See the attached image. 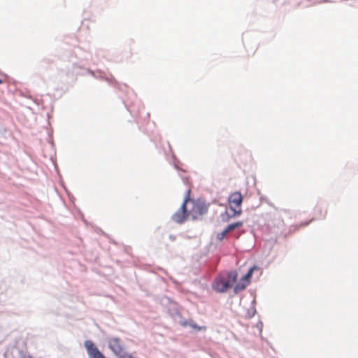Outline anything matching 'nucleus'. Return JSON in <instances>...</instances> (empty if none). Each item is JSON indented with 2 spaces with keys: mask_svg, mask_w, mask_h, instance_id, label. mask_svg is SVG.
<instances>
[{
  "mask_svg": "<svg viewBox=\"0 0 358 358\" xmlns=\"http://www.w3.org/2000/svg\"><path fill=\"white\" fill-rule=\"evenodd\" d=\"M229 209L232 211L231 217H239L243 211L241 209V207H235V206H229Z\"/></svg>",
  "mask_w": 358,
  "mask_h": 358,
  "instance_id": "11",
  "label": "nucleus"
},
{
  "mask_svg": "<svg viewBox=\"0 0 358 358\" xmlns=\"http://www.w3.org/2000/svg\"><path fill=\"white\" fill-rule=\"evenodd\" d=\"M99 230H100V232H101L103 235H104V236H108V235H107L104 231H103L101 229H99Z\"/></svg>",
  "mask_w": 358,
  "mask_h": 358,
  "instance_id": "28",
  "label": "nucleus"
},
{
  "mask_svg": "<svg viewBox=\"0 0 358 358\" xmlns=\"http://www.w3.org/2000/svg\"><path fill=\"white\" fill-rule=\"evenodd\" d=\"M248 286V285H247V283L245 284V283L243 282V281H241L239 280L238 281H236V283H234V285L232 287L233 292L235 294H238L241 292L245 289Z\"/></svg>",
  "mask_w": 358,
  "mask_h": 358,
  "instance_id": "9",
  "label": "nucleus"
},
{
  "mask_svg": "<svg viewBox=\"0 0 358 358\" xmlns=\"http://www.w3.org/2000/svg\"><path fill=\"white\" fill-rule=\"evenodd\" d=\"M251 279L252 278L250 277L249 275H248L246 273H245L244 275H243L241 278L239 279L241 281H243V282L244 283H247V285H248L250 282H251Z\"/></svg>",
  "mask_w": 358,
  "mask_h": 358,
  "instance_id": "17",
  "label": "nucleus"
},
{
  "mask_svg": "<svg viewBox=\"0 0 358 358\" xmlns=\"http://www.w3.org/2000/svg\"><path fill=\"white\" fill-rule=\"evenodd\" d=\"M314 219H311L308 221H304V222H301L299 225H296V226H294V227L295 228V229H298L299 227H306L308 226Z\"/></svg>",
  "mask_w": 358,
  "mask_h": 358,
  "instance_id": "18",
  "label": "nucleus"
},
{
  "mask_svg": "<svg viewBox=\"0 0 358 358\" xmlns=\"http://www.w3.org/2000/svg\"><path fill=\"white\" fill-rule=\"evenodd\" d=\"M120 339L117 337L111 338L108 342V348L115 356L121 353L123 350V348L120 345Z\"/></svg>",
  "mask_w": 358,
  "mask_h": 358,
  "instance_id": "7",
  "label": "nucleus"
},
{
  "mask_svg": "<svg viewBox=\"0 0 358 358\" xmlns=\"http://www.w3.org/2000/svg\"><path fill=\"white\" fill-rule=\"evenodd\" d=\"M253 273H254V272H253V271H252L250 268H248V271H247L245 273H246L248 275H249L250 277H251V278H252V275H253Z\"/></svg>",
  "mask_w": 358,
  "mask_h": 358,
  "instance_id": "23",
  "label": "nucleus"
},
{
  "mask_svg": "<svg viewBox=\"0 0 358 358\" xmlns=\"http://www.w3.org/2000/svg\"><path fill=\"white\" fill-rule=\"evenodd\" d=\"M3 83V80L0 79V84H2Z\"/></svg>",
  "mask_w": 358,
  "mask_h": 358,
  "instance_id": "30",
  "label": "nucleus"
},
{
  "mask_svg": "<svg viewBox=\"0 0 358 358\" xmlns=\"http://www.w3.org/2000/svg\"><path fill=\"white\" fill-rule=\"evenodd\" d=\"M133 358H134V357H133Z\"/></svg>",
  "mask_w": 358,
  "mask_h": 358,
  "instance_id": "31",
  "label": "nucleus"
},
{
  "mask_svg": "<svg viewBox=\"0 0 358 358\" xmlns=\"http://www.w3.org/2000/svg\"><path fill=\"white\" fill-rule=\"evenodd\" d=\"M59 183L62 184V185H64V180H59Z\"/></svg>",
  "mask_w": 358,
  "mask_h": 358,
  "instance_id": "29",
  "label": "nucleus"
},
{
  "mask_svg": "<svg viewBox=\"0 0 358 358\" xmlns=\"http://www.w3.org/2000/svg\"><path fill=\"white\" fill-rule=\"evenodd\" d=\"M251 295L253 296V299L251 301L250 307H255L257 301H256V294L251 292Z\"/></svg>",
  "mask_w": 358,
  "mask_h": 358,
  "instance_id": "20",
  "label": "nucleus"
},
{
  "mask_svg": "<svg viewBox=\"0 0 358 358\" xmlns=\"http://www.w3.org/2000/svg\"><path fill=\"white\" fill-rule=\"evenodd\" d=\"M84 347L89 358H107L92 340L85 341Z\"/></svg>",
  "mask_w": 358,
  "mask_h": 358,
  "instance_id": "2",
  "label": "nucleus"
},
{
  "mask_svg": "<svg viewBox=\"0 0 358 358\" xmlns=\"http://www.w3.org/2000/svg\"><path fill=\"white\" fill-rule=\"evenodd\" d=\"M238 274L236 269L219 273L213 279L211 288L216 293H226L231 289L238 280Z\"/></svg>",
  "mask_w": 358,
  "mask_h": 358,
  "instance_id": "1",
  "label": "nucleus"
},
{
  "mask_svg": "<svg viewBox=\"0 0 358 358\" xmlns=\"http://www.w3.org/2000/svg\"><path fill=\"white\" fill-rule=\"evenodd\" d=\"M243 225V221H237L235 222H232L228 224L224 228L227 230L228 232L234 231L235 229H239L242 227Z\"/></svg>",
  "mask_w": 358,
  "mask_h": 358,
  "instance_id": "10",
  "label": "nucleus"
},
{
  "mask_svg": "<svg viewBox=\"0 0 358 358\" xmlns=\"http://www.w3.org/2000/svg\"><path fill=\"white\" fill-rule=\"evenodd\" d=\"M181 325L183 327L189 326L192 329L196 331H201L202 329H206V327L198 325L192 319L184 320L181 322Z\"/></svg>",
  "mask_w": 358,
  "mask_h": 358,
  "instance_id": "8",
  "label": "nucleus"
},
{
  "mask_svg": "<svg viewBox=\"0 0 358 358\" xmlns=\"http://www.w3.org/2000/svg\"><path fill=\"white\" fill-rule=\"evenodd\" d=\"M188 203H189V201H187L183 200L182 203H181V205H180V208H178V210L184 211V212L191 215V210H189L188 209V208H187Z\"/></svg>",
  "mask_w": 358,
  "mask_h": 358,
  "instance_id": "15",
  "label": "nucleus"
},
{
  "mask_svg": "<svg viewBox=\"0 0 358 358\" xmlns=\"http://www.w3.org/2000/svg\"><path fill=\"white\" fill-rule=\"evenodd\" d=\"M117 358H133L132 355L129 354L127 352L120 353L118 355H116Z\"/></svg>",
  "mask_w": 358,
  "mask_h": 358,
  "instance_id": "19",
  "label": "nucleus"
},
{
  "mask_svg": "<svg viewBox=\"0 0 358 358\" xmlns=\"http://www.w3.org/2000/svg\"><path fill=\"white\" fill-rule=\"evenodd\" d=\"M257 327L258 328V329L259 330L260 333H262V328H263V323L262 322L259 321L257 324Z\"/></svg>",
  "mask_w": 358,
  "mask_h": 358,
  "instance_id": "21",
  "label": "nucleus"
},
{
  "mask_svg": "<svg viewBox=\"0 0 358 358\" xmlns=\"http://www.w3.org/2000/svg\"><path fill=\"white\" fill-rule=\"evenodd\" d=\"M227 233V230L224 228L220 233H218L217 235V239L218 241H222L225 238Z\"/></svg>",
  "mask_w": 358,
  "mask_h": 358,
  "instance_id": "16",
  "label": "nucleus"
},
{
  "mask_svg": "<svg viewBox=\"0 0 358 358\" xmlns=\"http://www.w3.org/2000/svg\"><path fill=\"white\" fill-rule=\"evenodd\" d=\"M256 313H257L256 308L255 307H250L247 309L245 317L248 319H251L253 317H255Z\"/></svg>",
  "mask_w": 358,
  "mask_h": 358,
  "instance_id": "13",
  "label": "nucleus"
},
{
  "mask_svg": "<svg viewBox=\"0 0 358 358\" xmlns=\"http://www.w3.org/2000/svg\"><path fill=\"white\" fill-rule=\"evenodd\" d=\"M250 268L253 271V272H254L255 271H257V270H259V266H258L257 265H253V266H251V267H250Z\"/></svg>",
  "mask_w": 358,
  "mask_h": 358,
  "instance_id": "25",
  "label": "nucleus"
},
{
  "mask_svg": "<svg viewBox=\"0 0 358 358\" xmlns=\"http://www.w3.org/2000/svg\"><path fill=\"white\" fill-rule=\"evenodd\" d=\"M183 181H184L185 185H188L189 184V180H184Z\"/></svg>",
  "mask_w": 358,
  "mask_h": 358,
  "instance_id": "27",
  "label": "nucleus"
},
{
  "mask_svg": "<svg viewBox=\"0 0 358 358\" xmlns=\"http://www.w3.org/2000/svg\"><path fill=\"white\" fill-rule=\"evenodd\" d=\"M23 358H33L30 355H24Z\"/></svg>",
  "mask_w": 358,
  "mask_h": 358,
  "instance_id": "26",
  "label": "nucleus"
},
{
  "mask_svg": "<svg viewBox=\"0 0 358 358\" xmlns=\"http://www.w3.org/2000/svg\"><path fill=\"white\" fill-rule=\"evenodd\" d=\"M243 201V196L240 191L231 193L227 198L229 206L241 207Z\"/></svg>",
  "mask_w": 358,
  "mask_h": 358,
  "instance_id": "3",
  "label": "nucleus"
},
{
  "mask_svg": "<svg viewBox=\"0 0 358 358\" xmlns=\"http://www.w3.org/2000/svg\"><path fill=\"white\" fill-rule=\"evenodd\" d=\"M183 200L187 201H189L191 203H193L194 201L196 200V199H194L193 198H192V189H191L190 187H189L186 190V192L185 193V195H184Z\"/></svg>",
  "mask_w": 358,
  "mask_h": 358,
  "instance_id": "14",
  "label": "nucleus"
},
{
  "mask_svg": "<svg viewBox=\"0 0 358 358\" xmlns=\"http://www.w3.org/2000/svg\"><path fill=\"white\" fill-rule=\"evenodd\" d=\"M169 239L171 241V242H174L176 240V236L174 235V234H170L169 236Z\"/></svg>",
  "mask_w": 358,
  "mask_h": 358,
  "instance_id": "22",
  "label": "nucleus"
},
{
  "mask_svg": "<svg viewBox=\"0 0 358 358\" xmlns=\"http://www.w3.org/2000/svg\"><path fill=\"white\" fill-rule=\"evenodd\" d=\"M221 220L223 222H229L230 220L232 218L231 215L226 210L224 212L220 214Z\"/></svg>",
  "mask_w": 358,
  "mask_h": 358,
  "instance_id": "12",
  "label": "nucleus"
},
{
  "mask_svg": "<svg viewBox=\"0 0 358 358\" xmlns=\"http://www.w3.org/2000/svg\"><path fill=\"white\" fill-rule=\"evenodd\" d=\"M328 203L324 200H319L315 207V213L319 219H324L327 214Z\"/></svg>",
  "mask_w": 358,
  "mask_h": 358,
  "instance_id": "4",
  "label": "nucleus"
},
{
  "mask_svg": "<svg viewBox=\"0 0 358 358\" xmlns=\"http://www.w3.org/2000/svg\"><path fill=\"white\" fill-rule=\"evenodd\" d=\"M193 210H195V213L199 215H206L210 206V203H206L204 201L195 200L192 203Z\"/></svg>",
  "mask_w": 358,
  "mask_h": 358,
  "instance_id": "5",
  "label": "nucleus"
},
{
  "mask_svg": "<svg viewBox=\"0 0 358 358\" xmlns=\"http://www.w3.org/2000/svg\"><path fill=\"white\" fill-rule=\"evenodd\" d=\"M189 217V214L178 209L176 212L171 215V220L176 224H182L186 222Z\"/></svg>",
  "mask_w": 358,
  "mask_h": 358,
  "instance_id": "6",
  "label": "nucleus"
},
{
  "mask_svg": "<svg viewBox=\"0 0 358 358\" xmlns=\"http://www.w3.org/2000/svg\"><path fill=\"white\" fill-rule=\"evenodd\" d=\"M190 217H191L192 220H193V221L197 220V215H196L195 213H191Z\"/></svg>",
  "mask_w": 358,
  "mask_h": 358,
  "instance_id": "24",
  "label": "nucleus"
}]
</instances>
